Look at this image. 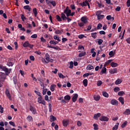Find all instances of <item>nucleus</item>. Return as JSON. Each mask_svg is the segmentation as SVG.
<instances>
[{
    "mask_svg": "<svg viewBox=\"0 0 130 130\" xmlns=\"http://www.w3.org/2000/svg\"><path fill=\"white\" fill-rule=\"evenodd\" d=\"M0 77V80H3V81H5L7 76H6V74L3 72H1Z\"/></svg>",
    "mask_w": 130,
    "mask_h": 130,
    "instance_id": "nucleus-8",
    "label": "nucleus"
},
{
    "mask_svg": "<svg viewBox=\"0 0 130 130\" xmlns=\"http://www.w3.org/2000/svg\"><path fill=\"white\" fill-rule=\"evenodd\" d=\"M58 100H60V101L61 100V102L62 103H66V100H64V99H63V96L58 98Z\"/></svg>",
    "mask_w": 130,
    "mask_h": 130,
    "instance_id": "nucleus-43",
    "label": "nucleus"
},
{
    "mask_svg": "<svg viewBox=\"0 0 130 130\" xmlns=\"http://www.w3.org/2000/svg\"><path fill=\"white\" fill-rule=\"evenodd\" d=\"M86 55V52H81L79 53L78 56L79 57H83V56H85Z\"/></svg>",
    "mask_w": 130,
    "mask_h": 130,
    "instance_id": "nucleus-30",
    "label": "nucleus"
},
{
    "mask_svg": "<svg viewBox=\"0 0 130 130\" xmlns=\"http://www.w3.org/2000/svg\"><path fill=\"white\" fill-rule=\"evenodd\" d=\"M53 38L55 40H57L58 42H60V39H59V37H58V36H54Z\"/></svg>",
    "mask_w": 130,
    "mask_h": 130,
    "instance_id": "nucleus-40",
    "label": "nucleus"
},
{
    "mask_svg": "<svg viewBox=\"0 0 130 130\" xmlns=\"http://www.w3.org/2000/svg\"><path fill=\"white\" fill-rule=\"evenodd\" d=\"M81 21L83 22L84 24H87V23H88V20H87V18L85 17H82L81 18Z\"/></svg>",
    "mask_w": 130,
    "mask_h": 130,
    "instance_id": "nucleus-14",
    "label": "nucleus"
},
{
    "mask_svg": "<svg viewBox=\"0 0 130 130\" xmlns=\"http://www.w3.org/2000/svg\"><path fill=\"white\" fill-rule=\"evenodd\" d=\"M74 68V62L73 61H71L70 63V69H73Z\"/></svg>",
    "mask_w": 130,
    "mask_h": 130,
    "instance_id": "nucleus-56",
    "label": "nucleus"
},
{
    "mask_svg": "<svg viewBox=\"0 0 130 130\" xmlns=\"http://www.w3.org/2000/svg\"><path fill=\"white\" fill-rule=\"evenodd\" d=\"M13 79L14 84V85H15V86H16L17 83L18 82V80H17V77L14 76Z\"/></svg>",
    "mask_w": 130,
    "mask_h": 130,
    "instance_id": "nucleus-39",
    "label": "nucleus"
},
{
    "mask_svg": "<svg viewBox=\"0 0 130 130\" xmlns=\"http://www.w3.org/2000/svg\"><path fill=\"white\" fill-rule=\"evenodd\" d=\"M35 93H36V94H37L38 96H39V97H41L42 96L41 95V93H40V92L39 91H37V90H35Z\"/></svg>",
    "mask_w": 130,
    "mask_h": 130,
    "instance_id": "nucleus-53",
    "label": "nucleus"
},
{
    "mask_svg": "<svg viewBox=\"0 0 130 130\" xmlns=\"http://www.w3.org/2000/svg\"><path fill=\"white\" fill-rule=\"evenodd\" d=\"M101 121H108L109 118L105 116H102L100 118Z\"/></svg>",
    "mask_w": 130,
    "mask_h": 130,
    "instance_id": "nucleus-7",
    "label": "nucleus"
},
{
    "mask_svg": "<svg viewBox=\"0 0 130 130\" xmlns=\"http://www.w3.org/2000/svg\"><path fill=\"white\" fill-rule=\"evenodd\" d=\"M4 82H5V80L0 79V88H2V87L3 86V85H4Z\"/></svg>",
    "mask_w": 130,
    "mask_h": 130,
    "instance_id": "nucleus-57",
    "label": "nucleus"
},
{
    "mask_svg": "<svg viewBox=\"0 0 130 130\" xmlns=\"http://www.w3.org/2000/svg\"><path fill=\"white\" fill-rule=\"evenodd\" d=\"M114 91L115 92H118L119 91H120V88L117 86L115 87L114 88Z\"/></svg>",
    "mask_w": 130,
    "mask_h": 130,
    "instance_id": "nucleus-50",
    "label": "nucleus"
},
{
    "mask_svg": "<svg viewBox=\"0 0 130 130\" xmlns=\"http://www.w3.org/2000/svg\"><path fill=\"white\" fill-rule=\"evenodd\" d=\"M94 69V66L88 64L86 67L87 71H91V70H93Z\"/></svg>",
    "mask_w": 130,
    "mask_h": 130,
    "instance_id": "nucleus-17",
    "label": "nucleus"
},
{
    "mask_svg": "<svg viewBox=\"0 0 130 130\" xmlns=\"http://www.w3.org/2000/svg\"><path fill=\"white\" fill-rule=\"evenodd\" d=\"M118 125H119V123L118 122L116 125H114L112 128V130H117L118 128Z\"/></svg>",
    "mask_w": 130,
    "mask_h": 130,
    "instance_id": "nucleus-33",
    "label": "nucleus"
},
{
    "mask_svg": "<svg viewBox=\"0 0 130 130\" xmlns=\"http://www.w3.org/2000/svg\"><path fill=\"white\" fill-rule=\"evenodd\" d=\"M100 95H94L93 96V99L95 101H99V100H100Z\"/></svg>",
    "mask_w": 130,
    "mask_h": 130,
    "instance_id": "nucleus-21",
    "label": "nucleus"
},
{
    "mask_svg": "<svg viewBox=\"0 0 130 130\" xmlns=\"http://www.w3.org/2000/svg\"><path fill=\"white\" fill-rule=\"evenodd\" d=\"M85 37V38H86V36H85V35H79V36H78V38L79 39H83V38H84Z\"/></svg>",
    "mask_w": 130,
    "mask_h": 130,
    "instance_id": "nucleus-52",
    "label": "nucleus"
},
{
    "mask_svg": "<svg viewBox=\"0 0 130 130\" xmlns=\"http://www.w3.org/2000/svg\"><path fill=\"white\" fill-rule=\"evenodd\" d=\"M84 23L83 22H79L78 23V26H79V27H83L84 26Z\"/></svg>",
    "mask_w": 130,
    "mask_h": 130,
    "instance_id": "nucleus-63",
    "label": "nucleus"
},
{
    "mask_svg": "<svg viewBox=\"0 0 130 130\" xmlns=\"http://www.w3.org/2000/svg\"><path fill=\"white\" fill-rule=\"evenodd\" d=\"M58 76L59 78H61V79H64L66 78V76H64L61 73L58 74Z\"/></svg>",
    "mask_w": 130,
    "mask_h": 130,
    "instance_id": "nucleus-46",
    "label": "nucleus"
},
{
    "mask_svg": "<svg viewBox=\"0 0 130 130\" xmlns=\"http://www.w3.org/2000/svg\"><path fill=\"white\" fill-rule=\"evenodd\" d=\"M45 57L46 60H45V62H46V63H48L49 62V60L50 59V56H49V54L48 53H46L45 54Z\"/></svg>",
    "mask_w": 130,
    "mask_h": 130,
    "instance_id": "nucleus-9",
    "label": "nucleus"
},
{
    "mask_svg": "<svg viewBox=\"0 0 130 130\" xmlns=\"http://www.w3.org/2000/svg\"><path fill=\"white\" fill-rule=\"evenodd\" d=\"M23 47H29V48L32 49L34 45L29 43V41H27L23 43Z\"/></svg>",
    "mask_w": 130,
    "mask_h": 130,
    "instance_id": "nucleus-2",
    "label": "nucleus"
},
{
    "mask_svg": "<svg viewBox=\"0 0 130 130\" xmlns=\"http://www.w3.org/2000/svg\"><path fill=\"white\" fill-rule=\"evenodd\" d=\"M94 73H85L83 75V77H89V76H92V75H93Z\"/></svg>",
    "mask_w": 130,
    "mask_h": 130,
    "instance_id": "nucleus-36",
    "label": "nucleus"
},
{
    "mask_svg": "<svg viewBox=\"0 0 130 130\" xmlns=\"http://www.w3.org/2000/svg\"><path fill=\"white\" fill-rule=\"evenodd\" d=\"M64 99H65V100H68L69 101V100H71V96H70L69 95H67L64 97Z\"/></svg>",
    "mask_w": 130,
    "mask_h": 130,
    "instance_id": "nucleus-48",
    "label": "nucleus"
},
{
    "mask_svg": "<svg viewBox=\"0 0 130 130\" xmlns=\"http://www.w3.org/2000/svg\"><path fill=\"white\" fill-rule=\"evenodd\" d=\"M123 114L125 115H129L130 114V110L129 109H126L125 111L123 112Z\"/></svg>",
    "mask_w": 130,
    "mask_h": 130,
    "instance_id": "nucleus-28",
    "label": "nucleus"
},
{
    "mask_svg": "<svg viewBox=\"0 0 130 130\" xmlns=\"http://www.w3.org/2000/svg\"><path fill=\"white\" fill-rule=\"evenodd\" d=\"M98 43L99 45H101L102 43H103V40L102 39H97V41L96 42Z\"/></svg>",
    "mask_w": 130,
    "mask_h": 130,
    "instance_id": "nucleus-37",
    "label": "nucleus"
},
{
    "mask_svg": "<svg viewBox=\"0 0 130 130\" xmlns=\"http://www.w3.org/2000/svg\"><path fill=\"white\" fill-rule=\"evenodd\" d=\"M103 96L106 97V98H108L109 95L108 93L106 91H103L102 92Z\"/></svg>",
    "mask_w": 130,
    "mask_h": 130,
    "instance_id": "nucleus-35",
    "label": "nucleus"
},
{
    "mask_svg": "<svg viewBox=\"0 0 130 130\" xmlns=\"http://www.w3.org/2000/svg\"><path fill=\"white\" fill-rule=\"evenodd\" d=\"M45 100L46 101H47V102H50V100H49V99L48 98V95H45Z\"/></svg>",
    "mask_w": 130,
    "mask_h": 130,
    "instance_id": "nucleus-58",
    "label": "nucleus"
},
{
    "mask_svg": "<svg viewBox=\"0 0 130 130\" xmlns=\"http://www.w3.org/2000/svg\"><path fill=\"white\" fill-rule=\"evenodd\" d=\"M115 55V53H114L113 51H111L109 53V55H110L111 57H112V56H114Z\"/></svg>",
    "mask_w": 130,
    "mask_h": 130,
    "instance_id": "nucleus-42",
    "label": "nucleus"
},
{
    "mask_svg": "<svg viewBox=\"0 0 130 130\" xmlns=\"http://www.w3.org/2000/svg\"><path fill=\"white\" fill-rule=\"evenodd\" d=\"M50 119H51V122H52V121H54V120H56V118L54 116H51Z\"/></svg>",
    "mask_w": 130,
    "mask_h": 130,
    "instance_id": "nucleus-49",
    "label": "nucleus"
},
{
    "mask_svg": "<svg viewBox=\"0 0 130 130\" xmlns=\"http://www.w3.org/2000/svg\"><path fill=\"white\" fill-rule=\"evenodd\" d=\"M29 108H30V111H31L33 114H35V113H36V109H35V108H34L33 106L30 105L29 107Z\"/></svg>",
    "mask_w": 130,
    "mask_h": 130,
    "instance_id": "nucleus-13",
    "label": "nucleus"
},
{
    "mask_svg": "<svg viewBox=\"0 0 130 130\" xmlns=\"http://www.w3.org/2000/svg\"><path fill=\"white\" fill-rule=\"evenodd\" d=\"M29 59H30V60H32V61H34V60H35V57H34V56L33 55H30L29 56Z\"/></svg>",
    "mask_w": 130,
    "mask_h": 130,
    "instance_id": "nucleus-60",
    "label": "nucleus"
},
{
    "mask_svg": "<svg viewBox=\"0 0 130 130\" xmlns=\"http://www.w3.org/2000/svg\"><path fill=\"white\" fill-rule=\"evenodd\" d=\"M122 83V80L121 79H118L115 82V85H119V84H121Z\"/></svg>",
    "mask_w": 130,
    "mask_h": 130,
    "instance_id": "nucleus-27",
    "label": "nucleus"
},
{
    "mask_svg": "<svg viewBox=\"0 0 130 130\" xmlns=\"http://www.w3.org/2000/svg\"><path fill=\"white\" fill-rule=\"evenodd\" d=\"M101 14H102V11L100 10L96 11V12L95 13V15L96 16H97V17L98 16H100V15H101Z\"/></svg>",
    "mask_w": 130,
    "mask_h": 130,
    "instance_id": "nucleus-51",
    "label": "nucleus"
},
{
    "mask_svg": "<svg viewBox=\"0 0 130 130\" xmlns=\"http://www.w3.org/2000/svg\"><path fill=\"white\" fill-rule=\"evenodd\" d=\"M48 3L49 4H51V5L53 6V7H55L56 6V3H55V1H48Z\"/></svg>",
    "mask_w": 130,
    "mask_h": 130,
    "instance_id": "nucleus-38",
    "label": "nucleus"
},
{
    "mask_svg": "<svg viewBox=\"0 0 130 130\" xmlns=\"http://www.w3.org/2000/svg\"><path fill=\"white\" fill-rule=\"evenodd\" d=\"M98 20H101L104 19V15H100L97 16Z\"/></svg>",
    "mask_w": 130,
    "mask_h": 130,
    "instance_id": "nucleus-41",
    "label": "nucleus"
},
{
    "mask_svg": "<svg viewBox=\"0 0 130 130\" xmlns=\"http://www.w3.org/2000/svg\"><path fill=\"white\" fill-rule=\"evenodd\" d=\"M71 10L69 8V7H66L63 11V13L66 14L67 17H70V14H71Z\"/></svg>",
    "mask_w": 130,
    "mask_h": 130,
    "instance_id": "nucleus-4",
    "label": "nucleus"
},
{
    "mask_svg": "<svg viewBox=\"0 0 130 130\" xmlns=\"http://www.w3.org/2000/svg\"><path fill=\"white\" fill-rule=\"evenodd\" d=\"M93 126L94 127L93 129H94V130H98L99 129L98 124H97L96 123H94L93 124Z\"/></svg>",
    "mask_w": 130,
    "mask_h": 130,
    "instance_id": "nucleus-45",
    "label": "nucleus"
},
{
    "mask_svg": "<svg viewBox=\"0 0 130 130\" xmlns=\"http://www.w3.org/2000/svg\"><path fill=\"white\" fill-rule=\"evenodd\" d=\"M100 116H101V113H98L94 115L93 118L97 120V119H98V117H100Z\"/></svg>",
    "mask_w": 130,
    "mask_h": 130,
    "instance_id": "nucleus-16",
    "label": "nucleus"
},
{
    "mask_svg": "<svg viewBox=\"0 0 130 130\" xmlns=\"http://www.w3.org/2000/svg\"><path fill=\"white\" fill-rule=\"evenodd\" d=\"M47 92V89L43 88L42 94L43 95H46V92Z\"/></svg>",
    "mask_w": 130,
    "mask_h": 130,
    "instance_id": "nucleus-47",
    "label": "nucleus"
},
{
    "mask_svg": "<svg viewBox=\"0 0 130 130\" xmlns=\"http://www.w3.org/2000/svg\"><path fill=\"white\" fill-rule=\"evenodd\" d=\"M5 94L6 96L8 97V99H9L10 101H12V96H11V94L10 93V91L9 90V89H6Z\"/></svg>",
    "mask_w": 130,
    "mask_h": 130,
    "instance_id": "nucleus-6",
    "label": "nucleus"
},
{
    "mask_svg": "<svg viewBox=\"0 0 130 130\" xmlns=\"http://www.w3.org/2000/svg\"><path fill=\"white\" fill-rule=\"evenodd\" d=\"M80 6H81V7H87V6L88 7V9H90V4H89V2H88V1L87 0L83 2L82 3H80Z\"/></svg>",
    "mask_w": 130,
    "mask_h": 130,
    "instance_id": "nucleus-5",
    "label": "nucleus"
},
{
    "mask_svg": "<svg viewBox=\"0 0 130 130\" xmlns=\"http://www.w3.org/2000/svg\"><path fill=\"white\" fill-rule=\"evenodd\" d=\"M23 9L24 10H28V12H31V8H30V6L29 5H26L23 7Z\"/></svg>",
    "mask_w": 130,
    "mask_h": 130,
    "instance_id": "nucleus-23",
    "label": "nucleus"
},
{
    "mask_svg": "<svg viewBox=\"0 0 130 130\" xmlns=\"http://www.w3.org/2000/svg\"><path fill=\"white\" fill-rule=\"evenodd\" d=\"M56 87V85L55 84H53L50 85V90L52 92H54V88Z\"/></svg>",
    "mask_w": 130,
    "mask_h": 130,
    "instance_id": "nucleus-22",
    "label": "nucleus"
},
{
    "mask_svg": "<svg viewBox=\"0 0 130 130\" xmlns=\"http://www.w3.org/2000/svg\"><path fill=\"white\" fill-rule=\"evenodd\" d=\"M26 17L24 16V14H21V19L23 22H25V20H26Z\"/></svg>",
    "mask_w": 130,
    "mask_h": 130,
    "instance_id": "nucleus-55",
    "label": "nucleus"
},
{
    "mask_svg": "<svg viewBox=\"0 0 130 130\" xmlns=\"http://www.w3.org/2000/svg\"><path fill=\"white\" fill-rule=\"evenodd\" d=\"M127 124V121H125L124 122H123L121 125V127L122 128H124V127H125V126H126V125Z\"/></svg>",
    "mask_w": 130,
    "mask_h": 130,
    "instance_id": "nucleus-32",
    "label": "nucleus"
},
{
    "mask_svg": "<svg viewBox=\"0 0 130 130\" xmlns=\"http://www.w3.org/2000/svg\"><path fill=\"white\" fill-rule=\"evenodd\" d=\"M123 94H124V92H123V91H119L118 93V95L119 96H122Z\"/></svg>",
    "mask_w": 130,
    "mask_h": 130,
    "instance_id": "nucleus-59",
    "label": "nucleus"
},
{
    "mask_svg": "<svg viewBox=\"0 0 130 130\" xmlns=\"http://www.w3.org/2000/svg\"><path fill=\"white\" fill-rule=\"evenodd\" d=\"M56 19L58 22H61V21H62V19H61V18H60V16H59V15H56Z\"/></svg>",
    "mask_w": 130,
    "mask_h": 130,
    "instance_id": "nucleus-44",
    "label": "nucleus"
},
{
    "mask_svg": "<svg viewBox=\"0 0 130 130\" xmlns=\"http://www.w3.org/2000/svg\"><path fill=\"white\" fill-rule=\"evenodd\" d=\"M111 67H112V68H116V67H118V64L117 63L112 62L111 63Z\"/></svg>",
    "mask_w": 130,
    "mask_h": 130,
    "instance_id": "nucleus-25",
    "label": "nucleus"
},
{
    "mask_svg": "<svg viewBox=\"0 0 130 130\" xmlns=\"http://www.w3.org/2000/svg\"><path fill=\"white\" fill-rule=\"evenodd\" d=\"M111 104H112V105L117 106L118 105V102L117 100L113 99L111 101Z\"/></svg>",
    "mask_w": 130,
    "mask_h": 130,
    "instance_id": "nucleus-12",
    "label": "nucleus"
},
{
    "mask_svg": "<svg viewBox=\"0 0 130 130\" xmlns=\"http://www.w3.org/2000/svg\"><path fill=\"white\" fill-rule=\"evenodd\" d=\"M32 119H33V118H32V116H28L27 117V120H28V121H31V120H32Z\"/></svg>",
    "mask_w": 130,
    "mask_h": 130,
    "instance_id": "nucleus-62",
    "label": "nucleus"
},
{
    "mask_svg": "<svg viewBox=\"0 0 130 130\" xmlns=\"http://www.w3.org/2000/svg\"><path fill=\"white\" fill-rule=\"evenodd\" d=\"M118 100L119 102L121 103V104H124V99L123 97H119Z\"/></svg>",
    "mask_w": 130,
    "mask_h": 130,
    "instance_id": "nucleus-26",
    "label": "nucleus"
},
{
    "mask_svg": "<svg viewBox=\"0 0 130 130\" xmlns=\"http://www.w3.org/2000/svg\"><path fill=\"white\" fill-rule=\"evenodd\" d=\"M63 126H68L69 125V123H70V120H63Z\"/></svg>",
    "mask_w": 130,
    "mask_h": 130,
    "instance_id": "nucleus-15",
    "label": "nucleus"
},
{
    "mask_svg": "<svg viewBox=\"0 0 130 130\" xmlns=\"http://www.w3.org/2000/svg\"><path fill=\"white\" fill-rule=\"evenodd\" d=\"M32 12L34 14L35 17H37V15L38 14V12L37 11V9L36 8H34L32 9Z\"/></svg>",
    "mask_w": 130,
    "mask_h": 130,
    "instance_id": "nucleus-18",
    "label": "nucleus"
},
{
    "mask_svg": "<svg viewBox=\"0 0 130 130\" xmlns=\"http://www.w3.org/2000/svg\"><path fill=\"white\" fill-rule=\"evenodd\" d=\"M106 71H107L106 68H103L101 71V74H102V75L103 74H106Z\"/></svg>",
    "mask_w": 130,
    "mask_h": 130,
    "instance_id": "nucleus-34",
    "label": "nucleus"
},
{
    "mask_svg": "<svg viewBox=\"0 0 130 130\" xmlns=\"http://www.w3.org/2000/svg\"><path fill=\"white\" fill-rule=\"evenodd\" d=\"M7 66H8V67H13V62L12 61L8 62L7 63Z\"/></svg>",
    "mask_w": 130,
    "mask_h": 130,
    "instance_id": "nucleus-61",
    "label": "nucleus"
},
{
    "mask_svg": "<svg viewBox=\"0 0 130 130\" xmlns=\"http://www.w3.org/2000/svg\"><path fill=\"white\" fill-rule=\"evenodd\" d=\"M110 74L113 75L114 74H117V69L114 68L109 71Z\"/></svg>",
    "mask_w": 130,
    "mask_h": 130,
    "instance_id": "nucleus-11",
    "label": "nucleus"
},
{
    "mask_svg": "<svg viewBox=\"0 0 130 130\" xmlns=\"http://www.w3.org/2000/svg\"><path fill=\"white\" fill-rule=\"evenodd\" d=\"M50 44H54V45H56V44H58V42L55 41L54 40L50 41L49 42Z\"/></svg>",
    "mask_w": 130,
    "mask_h": 130,
    "instance_id": "nucleus-31",
    "label": "nucleus"
},
{
    "mask_svg": "<svg viewBox=\"0 0 130 130\" xmlns=\"http://www.w3.org/2000/svg\"><path fill=\"white\" fill-rule=\"evenodd\" d=\"M91 37H92V38H94V39H96V38H97V32H92L91 34Z\"/></svg>",
    "mask_w": 130,
    "mask_h": 130,
    "instance_id": "nucleus-29",
    "label": "nucleus"
},
{
    "mask_svg": "<svg viewBox=\"0 0 130 130\" xmlns=\"http://www.w3.org/2000/svg\"><path fill=\"white\" fill-rule=\"evenodd\" d=\"M96 28H97L98 30H99V29H101V28H102V24L99 23L98 24Z\"/></svg>",
    "mask_w": 130,
    "mask_h": 130,
    "instance_id": "nucleus-54",
    "label": "nucleus"
},
{
    "mask_svg": "<svg viewBox=\"0 0 130 130\" xmlns=\"http://www.w3.org/2000/svg\"><path fill=\"white\" fill-rule=\"evenodd\" d=\"M38 102L39 104H43V105H46V102L44 100H42V96L38 98Z\"/></svg>",
    "mask_w": 130,
    "mask_h": 130,
    "instance_id": "nucleus-3",
    "label": "nucleus"
},
{
    "mask_svg": "<svg viewBox=\"0 0 130 130\" xmlns=\"http://www.w3.org/2000/svg\"><path fill=\"white\" fill-rule=\"evenodd\" d=\"M78 97H79V95L77 93L74 94V96L72 98L73 102H76L78 99Z\"/></svg>",
    "mask_w": 130,
    "mask_h": 130,
    "instance_id": "nucleus-10",
    "label": "nucleus"
},
{
    "mask_svg": "<svg viewBox=\"0 0 130 130\" xmlns=\"http://www.w3.org/2000/svg\"><path fill=\"white\" fill-rule=\"evenodd\" d=\"M0 69L2 70L4 72H5L6 75H9V74H11V71H12V69H8L7 67H4V66L0 65Z\"/></svg>",
    "mask_w": 130,
    "mask_h": 130,
    "instance_id": "nucleus-1",
    "label": "nucleus"
},
{
    "mask_svg": "<svg viewBox=\"0 0 130 130\" xmlns=\"http://www.w3.org/2000/svg\"><path fill=\"white\" fill-rule=\"evenodd\" d=\"M48 48H53V49H55L56 50H58L59 49V47L57 46H56L55 47L51 46L50 45L47 46Z\"/></svg>",
    "mask_w": 130,
    "mask_h": 130,
    "instance_id": "nucleus-20",
    "label": "nucleus"
},
{
    "mask_svg": "<svg viewBox=\"0 0 130 130\" xmlns=\"http://www.w3.org/2000/svg\"><path fill=\"white\" fill-rule=\"evenodd\" d=\"M61 19H62L63 21H66L67 19V16H66V14H64V13H61Z\"/></svg>",
    "mask_w": 130,
    "mask_h": 130,
    "instance_id": "nucleus-19",
    "label": "nucleus"
},
{
    "mask_svg": "<svg viewBox=\"0 0 130 130\" xmlns=\"http://www.w3.org/2000/svg\"><path fill=\"white\" fill-rule=\"evenodd\" d=\"M83 84L84 87H87V86H88V80L87 79L83 80Z\"/></svg>",
    "mask_w": 130,
    "mask_h": 130,
    "instance_id": "nucleus-24",
    "label": "nucleus"
},
{
    "mask_svg": "<svg viewBox=\"0 0 130 130\" xmlns=\"http://www.w3.org/2000/svg\"><path fill=\"white\" fill-rule=\"evenodd\" d=\"M126 5L128 8L130 7V0H127L126 2Z\"/></svg>",
    "mask_w": 130,
    "mask_h": 130,
    "instance_id": "nucleus-64",
    "label": "nucleus"
}]
</instances>
